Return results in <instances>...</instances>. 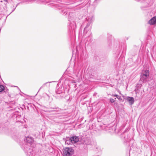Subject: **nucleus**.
I'll list each match as a JSON object with an SVG mask.
<instances>
[{"label": "nucleus", "mask_w": 156, "mask_h": 156, "mask_svg": "<svg viewBox=\"0 0 156 156\" xmlns=\"http://www.w3.org/2000/svg\"><path fill=\"white\" fill-rule=\"evenodd\" d=\"M94 18L93 16L90 15L86 18L84 23L86 25L85 27L83 37L85 38L84 41L85 43L90 42L92 41V36L91 29V23L94 20Z\"/></svg>", "instance_id": "nucleus-1"}, {"label": "nucleus", "mask_w": 156, "mask_h": 156, "mask_svg": "<svg viewBox=\"0 0 156 156\" xmlns=\"http://www.w3.org/2000/svg\"><path fill=\"white\" fill-rule=\"evenodd\" d=\"M33 141V139L31 137H27L24 140L25 142L27 144H23L22 145V148L24 152L27 153V156H33V148L30 146V145Z\"/></svg>", "instance_id": "nucleus-2"}, {"label": "nucleus", "mask_w": 156, "mask_h": 156, "mask_svg": "<svg viewBox=\"0 0 156 156\" xmlns=\"http://www.w3.org/2000/svg\"><path fill=\"white\" fill-rule=\"evenodd\" d=\"M149 75V70H142L140 75V80L143 82H145Z\"/></svg>", "instance_id": "nucleus-3"}, {"label": "nucleus", "mask_w": 156, "mask_h": 156, "mask_svg": "<svg viewBox=\"0 0 156 156\" xmlns=\"http://www.w3.org/2000/svg\"><path fill=\"white\" fill-rule=\"evenodd\" d=\"M74 153V150L71 147H66L63 151L64 155L65 156H70L73 155Z\"/></svg>", "instance_id": "nucleus-4"}, {"label": "nucleus", "mask_w": 156, "mask_h": 156, "mask_svg": "<svg viewBox=\"0 0 156 156\" xmlns=\"http://www.w3.org/2000/svg\"><path fill=\"white\" fill-rule=\"evenodd\" d=\"M69 27V30L70 31H72V32H75V30L76 28V25L75 22L74 21L71 22Z\"/></svg>", "instance_id": "nucleus-5"}, {"label": "nucleus", "mask_w": 156, "mask_h": 156, "mask_svg": "<svg viewBox=\"0 0 156 156\" xmlns=\"http://www.w3.org/2000/svg\"><path fill=\"white\" fill-rule=\"evenodd\" d=\"M148 23L151 25H154L156 24V16L153 17L148 22Z\"/></svg>", "instance_id": "nucleus-6"}, {"label": "nucleus", "mask_w": 156, "mask_h": 156, "mask_svg": "<svg viewBox=\"0 0 156 156\" xmlns=\"http://www.w3.org/2000/svg\"><path fill=\"white\" fill-rule=\"evenodd\" d=\"M71 141L72 143H76L79 141V138L77 136H73L71 137Z\"/></svg>", "instance_id": "nucleus-7"}, {"label": "nucleus", "mask_w": 156, "mask_h": 156, "mask_svg": "<svg viewBox=\"0 0 156 156\" xmlns=\"http://www.w3.org/2000/svg\"><path fill=\"white\" fill-rule=\"evenodd\" d=\"M127 100L130 105H132L134 103V100L133 97H128Z\"/></svg>", "instance_id": "nucleus-8"}, {"label": "nucleus", "mask_w": 156, "mask_h": 156, "mask_svg": "<svg viewBox=\"0 0 156 156\" xmlns=\"http://www.w3.org/2000/svg\"><path fill=\"white\" fill-rule=\"evenodd\" d=\"M65 143L68 144H70L71 143V137L69 139H68V140H66L65 141Z\"/></svg>", "instance_id": "nucleus-9"}, {"label": "nucleus", "mask_w": 156, "mask_h": 156, "mask_svg": "<svg viewBox=\"0 0 156 156\" xmlns=\"http://www.w3.org/2000/svg\"><path fill=\"white\" fill-rule=\"evenodd\" d=\"M112 96H114V97H116L117 99H118L119 100H122V98H121V97L120 96L118 95L117 94H113L112 95Z\"/></svg>", "instance_id": "nucleus-10"}, {"label": "nucleus", "mask_w": 156, "mask_h": 156, "mask_svg": "<svg viewBox=\"0 0 156 156\" xmlns=\"http://www.w3.org/2000/svg\"><path fill=\"white\" fill-rule=\"evenodd\" d=\"M5 89L4 87L1 84H0V92H2Z\"/></svg>", "instance_id": "nucleus-11"}, {"label": "nucleus", "mask_w": 156, "mask_h": 156, "mask_svg": "<svg viewBox=\"0 0 156 156\" xmlns=\"http://www.w3.org/2000/svg\"><path fill=\"white\" fill-rule=\"evenodd\" d=\"M49 2V0H44L43 1V2L45 4H48V2ZM48 5V4H47Z\"/></svg>", "instance_id": "nucleus-12"}, {"label": "nucleus", "mask_w": 156, "mask_h": 156, "mask_svg": "<svg viewBox=\"0 0 156 156\" xmlns=\"http://www.w3.org/2000/svg\"><path fill=\"white\" fill-rule=\"evenodd\" d=\"M110 101L112 103H114L115 101V100L112 98H110Z\"/></svg>", "instance_id": "nucleus-13"}, {"label": "nucleus", "mask_w": 156, "mask_h": 156, "mask_svg": "<svg viewBox=\"0 0 156 156\" xmlns=\"http://www.w3.org/2000/svg\"><path fill=\"white\" fill-rule=\"evenodd\" d=\"M64 14H65V15H66L68 14V15H69V13H68V12H66V11H65L64 12Z\"/></svg>", "instance_id": "nucleus-14"}, {"label": "nucleus", "mask_w": 156, "mask_h": 156, "mask_svg": "<svg viewBox=\"0 0 156 156\" xmlns=\"http://www.w3.org/2000/svg\"><path fill=\"white\" fill-rule=\"evenodd\" d=\"M56 92L57 94H60L61 93V92H58V91H56Z\"/></svg>", "instance_id": "nucleus-15"}, {"label": "nucleus", "mask_w": 156, "mask_h": 156, "mask_svg": "<svg viewBox=\"0 0 156 156\" xmlns=\"http://www.w3.org/2000/svg\"><path fill=\"white\" fill-rule=\"evenodd\" d=\"M72 83H76L75 81V80H72Z\"/></svg>", "instance_id": "nucleus-16"}, {"label": "nucleus", "mask_w": 156, "mask_h": 156, "mask_svg": "<svg viewBox=\"0 0 156 156\" xmlns=\"http://www.w3.org/2000/svg\"><path fill=\"white\" fill-rule=\"evenodd\" d=\"M78 48H79V46H76V51H78Z\"/></svg>", "instance_id": "nucleus-17"}, {"label": "nucleus", "mask_w": 156, "mask_h": 156, "mask_svg": "<svg viewBox=\"0 0 156 156\" xmlns=\"http://www.w3.org/2000/svg\"><path fill=\"white\" fill-rule=\"evenodd\" d=\"M79 70H78V72H77V73H76V76H77V75L78 74V72H79Z\"/></svg>", "instance_id": "nucleus-18"}, {"label": "nucleus", "mask_w": 156, "mask_h": 156, "mask_svg": "<svg viewBox=\"0 0 156 156\" xmlns=\"http://www.w3.org/2000/svg\"><path fill=\"white\" fill-rule=\"evenodd\" d=\"M16 6H17V5L16 6V7L14 9V10L12 11V12H13V11H14L15 10V8Z\"/></svg>", "instance_id": "nucleus-19"}, {"label": "nucleus", "mask_w": 156, "mask_h": 156, "mask_svg": "<svg viewBox=\"0 0 156 156\" xmlns=\"http://www.w3.org/2000/svg\"><path fill=\"white\" fill-rule=\"evenodd\" d=\"M53 111L52 110H50V111H49V112L50 111Z\"/></svg>", "instance_id": "nucleus-20"}]
</instances>
